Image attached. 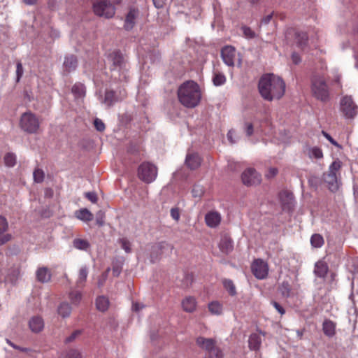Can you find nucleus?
<instances>
[{
	"label": "nucleus",
	"instance_id": "nucleus-1",
	"mask_svg": "<svg viewBox=\"0 0 358 358\" xmlns=\"http://www.w3.org/2000/svg\"><path fill=\"white\" fill-rule=\"evenodd\" d=\"M259 92L262 98L272 101L280 99L285 94V83L281 78L273 73L264 75L259 81Z\"/></svg>",
	"mask_w": 358,
	"mask_h": 358
},
{
	"label": "nucleus",
	"instance_id": "nucleus-2",
	"mask_svg": "<svg viewBox=\"0 0 358 358\" xmlns=\"http://www.w3.org/2000/svg\"><path fill=\"white\" fill-rule=\"evenodd\" d=\"M178 96L184 106L194 108L199 104L201 98L200 87L192 80L185 82L178 87Z\"/></svg>",
	"mask_w": 358,
	"mask_h": 358
},
{
	"label": "nucleus",
	"instance_id": "nucleus-3",
	"mask_svg": "<svg viewBox=\"0 0 358 358\" xmlns=\"http://www.w3.org/2000/svg\"><path fill=\"white\" fill-rule=\"evenodd\" d=\"M115 80L123 82L127 78V67L125 60L120 51L113 50L108 53L106 60Z\"/></svg>",
	"mask_w": 358,
	"mask_h": 358
},
{
	"label": "nucleus",
	"instance_id": "nucleus-4",
	"mask_svg": "<svg viewBox=\"0 0 358 358\" xmlns=\"http://www.w3.org/2000/svg\"><path fill=\"white\" fill-rule=\"evenodd\" d=\"M341 165V161H334L329 166L328 171L323 175V180L331 192H336L339 187L338 176L339 175Z\"/></svg>",
	"mask_w": 358,
	"mask_h": 358
},
{
	"label": "nucleus",
	"instance_id": "nucleus-5",
	"mask_svg": "<svg viewBox=\"0 0 358 358\" xmlns=\"http://www.w3.org/2000/svg\"><path fill=\"white\" fill-rule=\"evenodd\" d=\"M311 90L313 96L322 101H326L329 99V87L323 76L315 74L311 80Z\"/></svg>",
	"mask_w": 358,
	"mask_h": 358
},
{
	"label": "nucleus",
	"instance_id": "nucleus-6",
	"mask_svg": "<svg viewBox=\"0 0 358 358\" xmlns=\"http://www.w3.org/2000/svg\"><path fill=\"white\" fill-rule=\"evenodd\" d=\"M92 8L96 15L105 18H111L115 13V8L110 0H94Z\"/></svg>",
	"mask_w": 358,
	"mask_h": 358
},
{
	"label": "nucleus",
	"instance_id": "nucleus-7",
	"mask_svg": "<svg viewBox=\"0 0 358 358\" xmlns=\"http://www.w3.org/2000/svg\"><path fill=\"white\" fill-rule=\"evenodd\" d=\"M138 176L143 182L150 183L157 178V169L154 164L150 162H143L138 167Z\"/></svg>",
	"mask_w": 358,
	"mask_h": 358
},
{
	"label": "nucleus",
	"instance_id": "nucleus-8",
	"mask_svg": "<svg viewBox=\"0 0 358 358\" xmlns=\"http://www.w3.org/2000/svg\"><path fill=\"white\" fill-rule=\"evenodd\" d=\"M39 121L31 112H26L21 116L20 125L22 129L28 133H35L39 128Z\"/></svg>",
	"mask_w": 358,
	"mask_h": 358
},
{
	"label": "nucleus",
	"instance_id": "nucleus-9",
	"mask_svg": "<svg viewBox=\"0 0 358 358\" xmlns=\"http://www.w3.org/2000/svg\"><path fill=\"white\" fill-rule=\"evenodd\" d=\"M341 110L346 118H354L358 114V106L351 96H345L341 101Z\"/></svg>",
	"mask_w": 358,
	"mask_h": 358
},
{
	"label": "nucleus",
	"instance_id": "nucleus-10",
	"mask_svg": "<svg viewBox=\"0 0 358 358\" xmlns=\"http://www.w3.org/2000/svg\"><path fill=\"white\" fill-rule=\"evenodd\" d=\"M241 179L247 186L257 185L262 181L261 175L253 168L246 169L241 175Z\"/></svg>",
	"mask_w": 358,
	"mask_h": 358
},
{
	"label": "nucleus",
	"instance_id": "nucleus-11",
	"mask_svg": "<svg viewBox=\"0 0 358 358\" xmlns=\"http://www.w3.org/2000/svg\"><path fill=\"white\" fill-rule=\"evenodd\" d=\"M125 96V91L120 90L119 92L115 90V87L106 90L105 96L101 103L106 107H110L113 105L116 101L122 99Z\"/></svg>",
	"mask_w": 358,
	"mask_h": 358
},
{
	"label": "nucleus",
	"instance_id": "nucleus-12",
	"mask_svg": "<svg viewBox=\"0 0 358 358\" xmlns=\"http://www.w3.org/2000/svg\"><path fill=\"white\" fill-rule=\"evenodd\" d=\"M221 56L225 64L229 66H234L238 55L235 48L231 45L224 46L221 50Z\"/></svg>",
	"mask_w": 358,
	"mask_h": 358
},
{
	"label": "nucleus",
	"instance_id": "nucleus-13",
	"mask_svg": "<svg viewBox=\"0 0 358 358\" xmlns=\"http://www.w3.org/2000/svg\"><path fill=\"white\" fill-rule=\"evenodd\" d=\"M252 271L258 279H264L268 275V268L267 264L262 259H256L252 264Z\"/></svg>",
	"mask_w": 358,
	"mask_h": 358
},
{
	"label": "nucleus",
	"instance_id": "nucleus-14",
	"mask_svg": "<svg viewBox=\"0 0 358 358\" xmlns=\"http://www.w3.org/2000/svg\"><path fill=\"white\" fill-rule=\"evenodd\" d=\"M292 35L294 36V40L296 45L303 49L307 44L308 42V36L306 32L301 31H297L294 29H289L286 32V37L289 38Z\"/></svg>",
	"mask_w": 358,
	"mask_h": 358
},
{
	"label": "nucleus",
	"instance_id": "nucleus-15",
	"mask_svg": "<svg viewBox=\"0 0 358 358\" xmlns=\"http://www.w3.org/2000/svg\"><path fill=\"white\" fill-rule=\"evenodd\" d=\"M279 199L283 210L290 211L294 204V195L289 191H282L279 194Z\"/></svg>",
	"mask_w": 358,
	"mask_h": 358
},
{
	"label": "nucleus",
	"instance_id": "nucleus-16",
	"mask_svg": "<svg viewBox=\"0 0 358 358\" xmlns=\"http://www.w3.org/2000/svg\"><path fill=\"white\" fill-rule=\"evenodd\" d=\"M201 157L197 153H188L185 159L186 166L192 170L197 169L201 165Z\"/></svg>",
	"mask_w": 358,
	"mask_h": 358
},
{
	"label": "nucleus",
	"instance_id": "nucleus-17",
	"mask_svg": "<svg viewBox=\"0 0 358 358\" xmlns=\"http://www.w3.org/2000/svg\"><path fill=\"white\" fill-rule=\"evenodd\" d=\"M206 224L211 227H216L221 221V215L217 211H210L205 216Z\"/></svg>",
	"mask_w": 358,
	"mask_h": 358
},
{
	"label": "nucleus",
	"instance_id": "nucleus-18",
	"mask_svg": "<svg viewBox=\"0 0 358 358\" xmlns=\"http://www.w3.org/2000/svg\"><path fill=\"white\" fill-rule=\"evenodd\" d=\"M138 15V10L136 9H130L129 13H127L125 22H124V28L127 30H131L136 23V18Z\"/></svg>",
	"mask_w": 358,
	"mask_h": 358
},
{
	"label": "nucleus",
	"instance_id": "nucleus-19",
	"mask_svg": "<svg viewBox=\"0 0 358 358\" xmlns=\"http://www.w3.org/2000/svg\"><path fill=\"white\" fill-rule=\"evenodd\" d=\"M196 342L199 348L205 350L208 353L215 347V342L212 338L199 337Z\"/></svg>",
	"mask_w": 358,
	"mask_h": 358
},
{
	"label": "nucleus",
	"instance_id": "nucleus-20",
	"mask_svg": "<svg viewBox=\"0 0 358 358\" xmlns=\"http://www.w3.org/2000/svg\"><path fill=\"white\" fill-rule=\"evenodd\" d=\"M36 278L38 281L45 283L50 281L51 278V273L47 267H40L36 272Z\"/></svg>",
	"mask_w": 358,
	"mask_h": 358
},
{
	"label": "nucleus",
	"instance_id": "nucleus-21",
	"mask_svg": "<svg viewBox=\"0 0 358 358\" xmlns=\"http://www.w3.org/2000/svg\"><path fill=\"white\" fill-rule=\"evenodd\" d=\"M29 326L33 332L37 333L43 329L44 327V322L41 317L34 316L30 319Z\"/></svg>",
	"mask_w": 358,
	"mask_h": 358
},
{
	"label": "nucleus",
	"instance_id": "nucleus-22",
	"mask_svg": "<svg viewBox=\"0 0 358 358\" xmlns=\"http://www.w3.org/2000/svg\"><path fill=\"white\" fill-rule=\"evenodd\" d=\"M196 306V299L192 296H187L182 301V307L186 312L192 313Z\"/></svg>",
	"mask_w": 358,
	"mask_h": 358
},
{
	"label": "nucleus",
	"instance_id": "nucleus-23",
	"mask_svg": "<svg viewBox=\"0 0 358 358\" xmlns=\"http://www.w3.org/2000/svg\"><path fill=\"white\" fill-rule=\"evenodd\" d=\"M64 67L68 72H71L77 67V59L74 55H67L65 57Z\"/></svg>",
	"mask_w": 358,
	"mask_h": 358
},
{
	"label": "nucleus",
	"instance_id": "nucleus-24",
	"mask_svg": "<svg viewBox=\"0 0 358 358\" xmlns=\"http://www.w3.org/2000/svg\"><path fill=\"white\" fill-rule=\"evenodd\" d=\"M72 245L74 248L83 251H87L90 248L89 241L80 238H74Z\"/></svg>",
	"mask_w": 358,
	"mask_h": 358
},
{
	"label": "nucleus",
	"instance_id": "nucleus-25",
	"mask_svg": "<svg viewBox=\"0 0 358 358\" xmlns=\"http://www.w3.org/2000/svg\"><path fill=\"white\" fill-rule=\"evenodd\" d=\"M249 347L251 350H257L262 343V338L259 334H252L248 340Z\"/></svg>",
	"mask_w": 358,
	"mask_h": 358
},
{
	"label": "nucleus",
	"instance_id": "nucleus-26",
	"mask_svg": "<svg viewBox=\"0 0 358 358\" xmlns=\"http://www.w3.org/2000/svg\"><path fill=\"white\" fill-rule=\"evenodd\" d=\"M71 306L68 302H62L57 308V313L61 317L65 318L70 316L71 313Z\"/></svg>",
	"mask_w": 358,
	"mask_h": 358
},
{
	"label": "nucleus",
	"instance_id": "nucleus-27",
	"mask_svg": "<svg viewBox=\"0 0 358 358\" xmlns=\"http://www.w3.org/2000/svg\"><path fill=\"white\" fill-rule=\"evenodd\" d=\"M322 329L326 336L332 337L335 334L336 324L332 321L326 320L323 322Z\"/></svg>",
	"mask_w": 358,
	"mask_h": 358
},
{
	"label": "nucleus",
	"instance_id": "nucleus-28",
	"mask_svg": "<svg viewBox=\"0 0 358 358\" xmlns=\"http://www.w3.org/2000/svg\"><path fill=\"white\" fill-rule=\"evenodd\" d=\"M96 307L101 312H104L108 310L109 307V300L105 296H99L96 299Z\"/></svg>",
	"mask_w": 358,
	"mask_h": 358
},
{
	"label": "nucleus",
	"instance_id": "nucleus-29",
	"mask_svg": "<svg viewBox=\"0 0 358 358\" xmlns=\"http://www.w3.org/2000/svg\"><path fill=\"white\" fill-rule=\"evenodd\" d=\"M220 250L225 254H228L233 249V243L231 240L228 237H224L222 238L220 243Z\"/></svg>",
	"mask_w": 358,
	"mask_h": 358
},
{
	"label": "nucleus",
	"instance_id": "nucleus-30",
	"mask_svg": "<svg viewBox=\"0 0 358 358\" xmlns=\"http://www.w3.org/2000/svg\"><path fill=\"white\" fill-rule=\"evenodd\" d=\"M75 215L78 219L85 222L91 221L93 219V215L86 208L77 210Z\"/></svg>",
	"mask_w": 358,
	"mask_h": 358
},
{
	"label": "nucleus",
	"instance_id": "nucleus-31",
	"mask_svg": "<svg viewBox=\"0 0 358 358\" xmlns=\"http://www.w3.org/2000/svg\"><path fill=\"white\" fill-rule=\"evenodd\" d=\"M76 99H83L85 95V88L82 83H76L71 90Z\"/></svg>",
	"mask_w": 358,
	"mask_h": 358
},
{
	"label": "nucleus",
	"instance_id": "nucleus-32",
	"mask_svg": "<svg viewBox=\"0 0 358 358\" xmlns=\"http://www.w3.org/2000/svg\"><path fill=\"white\" fill-rule=\"evenodd\" d=\"M327 271L328 267L326 264L323 262H318L315 264V273L317 276L320 278H324L327 274Z\"/></svg>",
	"mask_w": 358,
	"mask_h": 358
},
{
	"label": "nucleus",
	"instance_id": "nucleus-33",
	"mask_svg": "<svg viewBox=\"0 0 358 358\" xmlns=\"http://www.w3.org/2000/svg\"><path fill=\"white\" fill-rule=\"evenodd\" d=\"M209 311L216 315H220L222 313V306L218 301H213L208 304Z\"/></svg>",
	"mask_w": 358,
	"mask_h": 358
},
{
	"label": "nucleus",
	"instance_id": "nucleus-34",
	"mask_svg": "<svg viewBox=\"0 0 358 358\" xmlns=\"http://www.w3.org/2000/svg\"><path fill=\"white\" fill-rule=\"evenodd\" d=\"M213 83L215 86L223 85L226 83V77L222 73L215 71L213 76Z\"/></svg>",
	"mask_w": 358,
	"mask_h": 358
},
{
	"label": "nucleus",
	"instance_id": "nucleus-35",
	"mask_svg": "<svg viewBox=\"0 0 358 358\" xmlns=\"http://www.w3.org/2000/svg\"><path fill=\"white\" fill-rule=\"evenodd\" d=\"M88 275V270L86 266H83L80 268L78 274V278L77 280L76 284L78 287H82L85 282L87 277Z\"/></svg>",
	"mask_w": 358,
	"mask_h": 358
},
{
	"label": "nucleus",
	"instance_id": "nucleus-36",
	"mask_svg": "<svg viewBox=\"0 0 358 358\" xmlns=\"http://www.w3.org/2000/svg\"><path fill=\"white\" fill-rule=\"evenodd\" d=\"M69 298L73 306H78L82 299V293L79 291H71L69 294Z\"/></svg>",
	"mask_w": 358,
	"mask_h": 358
},
{
	"label": "nucleus",
	"instance_id": "nucleus-37",
	"mask_svg": "<svg viewBox=\"0 0 358 358\" xmlns=\"http://www.w3.org/2000/svg\"><path fill=\"white\" fill-rule=\"evenodd\" d=\"M222 284L224 289L228 292V293L231 296H234L236 294V287L232 280L229 279H224L222 281Z\"/></svg>",
	"mask_w": 358,
	"mask_h": 358
},
{
	"label": "nucleus",
	"instance_id": "nucleus-38",
	"mask_svg": "<svg viewBox=\"0 0 358 358\" xmlns=\"http://www.w3.org/2000/svg\"><path fill=\"white\" fill-rule=\"evenodd\" d=\"M310 243L314 248H320L324 244L323 237L318 234H313L310 238Z\"/></svg>",
	"mask_w": 358,
	"mask_h": 358
},
{
	"label": "nucleus",
	"instance_id": "nucleus-39",
	"mask_svg": "<svg viewBox=\"0 0 358 358\" xmlns=\"http://www.w3.org/2000/svg\"><path fill=\"white\" fill-rule=\"evenodd\" d=\"M308 155L310 158L321 159L323 157L322 150L317 147H313L308 150Z\"/></svg>",
	"mask_w": 358,
	"mask_h": 358
},
{
	"label": "nucleus",
	"instance_id": "nucleus-40",
	"mask_svg": "<svg viewBox=\"0 0 358 358\" xmlns=\"http://www.w3.org/2000/svg\"><path fill=\"white\" fill-rule=\"evenodd\" d=\"M5 164L8 167H13L16 162L15 155L13 153H7L4 157Z\"/></svg>",
	"mask_w": 358,
	"mask_h": 358
},
{
	"label": "nucleus",
	"instance_id": "nucleus-41",
	"mask_svg": "<svg viewBox=\"0 0 358 358\" xmlns=\"http://www.w3.org/2000/svg\"><path fill=\"white\" fill-rule=\"evenodd\" d=\"M119 243L122 248L127 253H129L131 251V243L126 238H122L119 240Z\"/></svg>",
	"mask_w": 358,
	"mask_h": 358
},
{
	"label": "nucleus",
	"instance_id": "nucleus-42",
	"mask_svg": "<svg viewBox=\"0 0 358 358\" xmlns=\"http://www.w3.org/2000/svg\"><path fill=\"white\" fill-rule=\"evenodd\" d=\"M241 30L243 31V36L248 39H251L256 36L255 31H252L249 27L243 26L241 27Z\"/></svg>",
	"mask_w": 358,
	"mask_h": 358
},
{
	"label": "nucleus",
	"instance_id": "nucleus-43",
	"mask_svg": "<svg viewBox=\"0 0 358 358\" xmlns=\"http://www.w3.org/2000/svg\"><path fill=\"white\" fill-rule=\"evenodd\" d=\"M283 296L288 297L290 295L291 288L287 282H283L280 287Z\"/></svg>",
	"mask_w": 358,
	"mask_h": 358
},
{
	"label": "nucleus",
	"instance_id": "nucleus-44",
	"mask_svg": "<svg viewBox=\"0 0 358 358\" xmlns=\"http://www.w3.org/2000/svg\"><path fill=\"white\" fill-rule=\"evenodd\" d=\"M208 358H222V352L216 346L208 353Z\"/></svg>",
	"mask_w": 358,
	"mask_h": 358
},
{
	"label": "nucleus",
	"instance_id": "nucleus-45",
	"mask_svg": "<svg viewBox=\"0 0 358 358\" xmlns=\"http://www.w3.org/2000/svg\"><path fill=\"white\" fill-rule=\"evenodd\" d=\"M227 139L228 141L234 144L236 143L239 140V136L236 134V131L233 129H231L227 133Z\"/></svg>",
	"mask_w": 358,
	"mask_h": 358
},
{
	"label": "nucleus",
	"instance_id": "nucleus-46",
	"mask_svg": "<svg viewBox=\"0 0 358 358\" xmlns=\"http://www.w3.org/2000/svg\"><path fill=\"white\" fill-rule=\"evenodd\" d=\"M34 180L36 182H41L44 178V173L40 169H36L33 173Z\"/></svg>",
	"mask_w": 358,
	"mask_h": 358
},
{
	"label": "nucleus",
	"instance_id": "nucleus-47",
	"mask_svg": "<svg viewBox=\"0 0 358 358\" xmlns=\"http://www.w3.org/2000/svg\"><path fill=\"white\" fill-rule=\"evenodd\" d=\"M8 224L6 219L0 215V234L4 233L8 229Z\"/></svg>",
	"mask_w": 358,
	"mask_h": 358
},
{
	"label": "nucleus",
	"instance_id": "nucleus-48",
	"mask_svg": "<svg viewBox=\"0 0 358 358\" xmlns=\"http://www.w3.org/2000/svg\"><path fill=\"white\" fill-rule=\"evenodd\" d=\"M244 131L248 136L252 135L254 132L253 124L251 122H246L244 124Z\"/></svg>",
	"mask_w": 358,
	"mask_h": 358
},
{
	"label": "nucleus",
	"instance_id": "nucleus-49",
	"mask_svg": "<svg viewBox=\"0 0 358 358\" xmlns=\"http://www.w3.org/2000/svg\"><path fill=\"white\" fill-rule=\"evenodd\" d=\"M192 192L194 197H199L202 195L203 190L201 186L196 185L194 186Z\"/></svg>",
	"mask_w": 358,
	"mask_h": 358
},
{
	"label": "nucleus",
	"instance_id": "nucleus-50",
	"mask_svg": "<svg viewBox=\"0 0 358 358\" xmlns=\"http://www.w3.org/2000/svg\"><path fill=\"white\" fill-rule=\"evenodd\" d=\"M23 67L21 62H17L16 66V81L19 82L23 75Z\"/></svg>",
	"mask_w": 358,
	"mask_h": 358
},
{
	"label": "nucleus",
	"instance_id": "nucleus-51",
	"mask_svg": "<svg viewBox=\"0 0 358 358\" xmlns=\"http://www.w3.org/2000/svg\"><path fill=\"white\" fill-rule=\"evenodd\" d=\"M94 124L96 129L99 131H103L105 129L104 123L102 122V120H101L99 118H96L94 120Z\"/></svg>",
	"mask_w": 358,
	"mask_h": 358
},
{
	"label": "nucleus",
	"instance_id": "nucleus-52",
	"mask_svg": "<svg viewBox=\"0 0 358 358\" xmlns=\"http://www.w3.org/2000/svg\"><path fill=\"white\" fill-rule=\"evenodd\" d=\"M85 196L92 202L95 203L97 201V196L95 192H89L85 193Z\"/></svg>",
	"mask_w": 358,
	"mask_h": 358
},
{
	"label": "nucleus",
	"instance_id": "nucleus-53",
	"mask_svg": "<svg viewBox=\"0 0 358 358\" xmlns=\"http://www.w3.org/2000/svg\"><path fill=\"white\" fill-rule=\"evenodd\" d=\"M278 173V170L275 168H270L266 173V177L268 179L273 178Z\"/></svg>",
	"mask_w": 358,
	"mask_h": 358
},
{
	"label": "nucleus",
	"instance_id": "nucleus-54",
	"mask_svg": "<svg viewBox=\"0 0 358 358\" xmlns=\"http://www.w3.org/2000/svg\"><path fill=\"white\" fill-rule=\"evenodd\" d=\"M171 217L176 220L178 221L180 219V212L178 208H171Z\"/></svg>",
	"mask_w": 358,
	"mask_h": 358
},
{
	"label": "nucleus",
	"instance_id": "nucleus-55",
	"mask_svg": "<svg viewBox=\"0 0 358 358\" xmlns=\"http://www.w3.org/2000/svg\"><path fill=\"white\" fill-rule=\"evenodd\" d=\"M273 307L275 308V310L280 314L283 315L285 313V309L276 301H272L271 302Z\"/></svg>",
	"mask_w": 358,
	"mask_h": 358
},
{
	"label": "nucleus",
	"instance_id": "nucleus-56",
	"mask_svg": "<svg viewBox=\"0 0 358 358\" xmlns=\"http://www.w3.org/2000/svg\"><path fill=\"white\" fill-rule=\"evenodd\" d=\"M322 134L323 136L331 143L333 144L334 145L336 146V147H340V145H338V143L334 141L332 137L329 134H327V132L322 131Z\"/></svg>",
	"mask_w": 358,
	"mask_h": 358
},
{
	"label": "nucleus",
	"instance_id": "nucleus-57",
	"mask_svg": "<svg viewBox=\"0 0 358 358\" xmlns=\"http://www.w3.org/2000/svg\"><path fill=\"white\" fill-rule=\"evenodd\" d=\"M66 358H80V355L78 351L71 350L68 352Z\"/></svg>",
	"mask_w": 358,
	"mask_h": 358
},
{
	"label": "nucleus",
	"instance_id": "nucleus-58",
	"mask_svg": "<svg viewBox=\"0 0 358 358\" xmlns=\"http://www.w3.org/2000/svg\"><path fill=\"white\" fill-rule=\"evenodd\" d=\"M80 333L81 331L80 330L75 331L71 336L66 338V342L69 343L73 341Z\"/></svg>",
	"mask_w": 358,
	"mask_h": 358
},
{
	"label": "nucleus",
	"instance_id": "nucleus-59",
	"mask_svg": "<svg viewBox=\"0 0 358 358\" xmlns=\"http://www.w3.org/2000/svg\"><path fill=\"white\" fill-rule=\"evenodd\" d=\"M292 61L294 64H299L301 62V59L300 56L297 53L293 52L292 55Z\"/></svg>",
	"mask_w": 358,
	"mask_h": 358
},
{
	"label": "nucleus",
	"instance_id": "nucleus-60",
	"mask_svg": "<svg viewBox=\"0 0 358 358\" xmlns=\"http://www.w3.org/2000/svg\"><path fill=\"white\" fill-rule=\"evenodd\" d=\"M110 271V268H108L102 275V279H100L99 281H98V286L100 287H101L103 285V282L105 281V280L106 279L107 276H108V273Z\"/></svg>",
	"mask_w": 358,
	"mask_h": 358
},
{
	"label": "nucleus",
	"instance_id": "nucleus-61",
	"mask_svg": "<svg viewBox=\"0 0 358 358\" xmlns=\"http://www.w3.org/2000/svg\"><path fill=\"white\" fill-rule=\"evenodd\" d=\"M144 307L145 306H144L143 304H141V303H134L133 306H132V309H133V310H134L136 312H138L141 309H143Z\"/></svg>",
	"mask_w": 358,
	"mask_h": 358
},
{
	"label": "nucleus",
	"instance_id": "nucleus-62",
	"mask_svg": "<svg viewBox=\"0 0 358 358\" xmlns=\"http://www.w3.org/2000/svg\"><path fill=\"white\" fill-rule=\"evenodd\" d=\"M103 213L100 211L96 215V223L99 226H102L103 224Z\"/></svg>",
	"mask_w": 358,
	"mask_h": 358
},
{
	"label": "nucleus",
	"instance_id": "nucleus-63",
	"mask_svg": "<svg viewBox=\"0 0 358 358\" xmlns=\"http://www.w3.org/2000/svg\"><path fill=\"white\" fill-rule=\"evenodd\" d=\"M273 15L269 14L264 17L262 18L261 23L263 24H267L270 22L271 20L272 19Z\"/></svg>",
	"mask_w": 358,
	"mask_h": 358
},
{
	"label": "nucleus",
	"instance_id": "nucleus-64",
	"mask_svg": "<svg viewBox=\"0 0 358 358\" xmlns=\"http://www.w3.org/2000/svg\"><path fill=\"white\" fill-rule=\"evenodd\" d=\"M10 237L11 236L9 234H6V235L3 236V237H1L0 238V245L8 242L10 239Z\"/></svg>",
	"mask_w": 358,
	"mask_h": 358
}]
</instances>
